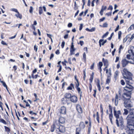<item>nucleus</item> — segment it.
<instances>
[{"mask_svg": "<svg viewBox=\"0 0 134 134\" xmlns=\"http://www.w3.org/2000/svg\"><path fill=\"white\" fill-rule=\"evenodd\" d=\"M134 38V34H133L131 36V37L128 40L129 41V42L131 41Z\"/></svg>", "mask_w": 134, "mask_h": 134, "instance_id": "37", "label": "nucleus"}, {"mask_svg": "<svg viewBox=\"0 0 134 134\" xmlns=\"http://www.w3.org/2000/svg\"><path fill=\"white\" fill-rule=\"evenodd\" d=\"M59 111L61 114H65L66 112V108L64 106L62 107L60 110Z\"/></svg>", "mask_w": 134, "mask_h": 134, "instance_id": "10", "label": "nucleus"}, {"mask_svg": "<svg viewBox=\"0 0 134 134\" xmlns=\"http://www.w3.org/2000/svg\"><path fill=\"white\" fill-rule=\"evenodd\" d=\"M65 119L63 117H60L59 118V123L63 124L65 122Z\"/></svg>", "mask_w": 134, "mask_h": 134, "instance_id": "18", "label": "nucleus"}, {"mask_svg": "<svg viewBox=\"0 0 134 134\" xmlns=\"http://www.w3.org/2000/svg\"><path fill=\"white\" fill-rule=\"evenodd\" d=\"M99 66L102 67L103 65V64L102 62H100L99 63Z\"/></svg>", "mask_w": 134, "mask_h": 134, "instance_id": "63", "label": "nucleus"}, {"mask_svg": "<svg viewBox=\"0 0 134 134\" xmlns=\"http://www.w3.org/2000/svg\"><path fill=\"white\" fill-rule=\"evenodd\" d=\"M102 61L104 63V65L105 66V68H107L108 64V62L107 60L103 58L102 59Z\"/></svg>", "mask_w": 134, "mask_h": 134, "instance_id": "16", "label": "nucleus"}, {"mask_svg": "<svg viewBox=\"0 0 134 134\" xmlns=\"http://www.w3.org/2000/svg\"><path fill=\"white\" fill-rule=\"evenodd\" d=\"M1 82L2 83L3 85V86H4V87H7V86L6 84V83H5V82H4V81H1Z\"/></svg>", "mask_w": 134, "mask_h": 134, "instance_id": "43", "label": "nucleus"}, {"mask_svg": "<svg viewBox=\"0 0 134 134\" xmlns=\"http://www.w3.org/2000/svg\"><path fill=\"white\" fill-rule=\"evenodd\" d=\"M125 130L128 134H134V121L132 123H127Z\"/></svg>", "mask_w": 134, "mask_h": 134, "instance_id": "2", "label": "nucleus"}, {"mask_svg": "<svg viewBox=\"0 0 134 134\" xmlns=\"http://www.w3.org/2000/svg\"><path fill=\"white\" fill-rule=\"evenodd\" d=\"M109 34L108 32H107L105 34H104L102 37V38H104V37H106L108 36Z\"/></svg>", "mask_w": 134, "mask_h": 134, "instance_id": "35", "label": "nucleus"}, {"mask_svg": "<svg viewBox=\"0 0 134 134\" xmlns=\"http://www.w3.org/2000/svg\"><path fill=\"white\" fill-rule=\"evenodd\" d=\"M70 100L72 102H76L77 100V98L75 96H73L70 98Z\"/></svg>", "mask_w": 134, "mask_h": 134, "instance_id": "12", "label": "nucleus"}, {"mask_svg": "<svg viewBox=\"0 0 134 134\" xmlns=\"http://www.w3.org/2000/svg\"><path fill=\"white\" fill-rule=\"evenodd\" d=\"M59 70H58V72H57L58 73L60 71H61V70H62V66L61 65H59Z\"/></svg>", "mask_w": 134, "mask_h": 134, "instance_id": "50", "label": "nucleus"}, {"mask_svg": "<svg viewBox=\"0 0 134 134\" xmlns=\"http://www.w3.org/2000/svg\"><path fill=\"white\" fill-rule=\"evenodd\" d=\"M58 127V129L60 132H64L65 131V129L64 126L62 125H60Z\"/></svg>", "mask_w": 134, "mask_h": 134, "instance_id": "13", "label": "nucleus"}, {"mask_svg": "<svg viewBox=\"0 0 134 134\" xmlns=\"http://www.w3.org/2000/svg\"><path fill=\"white\" fill-rule=\"evenodd\" d=\"M111 80V78L110 77L108 76L107 77V78L106 80V81L105 82V84H109V83L110 82Z\"/></svg>", "mask_w": 134, "mask_h": 134, "instance_id": "22", "label": "nucleus"}, {"mask_svg": "<svg viewBox=\"0 0 134 134\" xmlns=\"http://www.w3.org/2000/svg\"><path fill=\"white\" fill-rule=\"evenodd\" d=\"M134 29V24H132V25L128 29H129L130 30H133Z\"/></svg>", "mask_w": 134, "mask_h": 134, "instance_id": "40", "label": "nucleus"}, {"mask_svg": "<svg viewBox=\"0 0 134 134\" xmlns=\"http://www.w3.org/2000/svg\"><path fill=\"white\" fill-rule=\"evenodd\" d=\"M86 55L85 52H84L83 54V59L84 60L85 62H86Z\"/></svg>", "mask_w": 134, "mask_h": 134, "instance_id": "33", "label": "nucleus"}, {"mask_svg": "<svg viewBox=\"0 0 134 134\" xmlns=\"http://www.w3.org/2000/svg\"><path fill=\"white\" fill-rule=\"evenodd\" d=\"M34 49L35 51L36 52L37 51L38 48L36 45L34 46Z\"/></svg>", "mask_w": 134, "mask_h": 134, "instance_id": "55", "label": "nucleus"}, {"mask_svg": "<svg viewBox=\"0 0 134 134\" xmlns=\"http://www.w3.org/2000/svg\"><path fill=\"white\" fill-rule=\"evenodd\" d=\"M10 10L11 11L16 12V13L18 12L17 10L16 9L14 8L11 9H10Z\"/></svg>", "mask_w": 134, "mask_h": 134, "instance_id": "42", "label": "nucleus"}, {"mask_svg": "<svg viewBox=\"0 0 134 134\" xmlns=\"http://www.w3.org/2000/svg\"><path fill=\"white\" fill-rule=\"evenodd\" d=\"M100 81L98 79L97 80V81L96 83V84L98 90L99 91H100L101 90L100 86Z\"/></svg>", "mask_w": 134, "mask_h": 134, "instance_id": "15", "label": "nucleus"}, {"mask_svg": "<svg viewBox=\"0 0 134 134\" xmlns=\"http://www.w3.org/2000/svg\"><path fill=\"white\" fill-rule=\"evenodd\" d=\"M38 75H36L34 76V75L32 74V77L33 79H36L37 77H39Z\"/></svg>", "mask_w": 134, "mask_h": 134, "instance_id": "36", "label": "nucleus"}, {"mask_svg": "<svg viewBox=\"0 0 134 134\" xmlns=\"http://www.w3.org/2000/svg\"><path fill=\"white\" fill-rule=\"evenodd\" d=\"M4 127L5 128V129L8 132L10 131V129L8 127L5 126H4Z\"/></svg>", "mask_w": 134, "mask_h": 134, "instance_id": "49", "label": "nucleus"}, {"mask_svg": "<svg viewBox=\"0 0 134 134\" xmlns=\"http://www.w3.org/2000/svg\"><path fill=\"white\" fill-rule=\"evenodd\" d=\"M109 111H110V113H112V107L111 106V105L109 104Z\"/></svg>", "mask_w": 134, "mask_h": 134, "instance_id": "41", "label": "nucleus"}, {"mask_svg": "<svg viewBox=\"0 0 134 134\" xmlns=\"http://www.w3.org/2000/svg\"><path fill=\"white\" fill-rule=\"evenodd\" d=\"M118 96L117 94H116L115 99H114V103L115 104L116 106L117 105L118 103Z\"/></svg>", "mask_w": 134, "mask_h": 134, "instance_id": "17", "label": "nucleus"}, {"mask_svg": "<svg viewBox=\"0 0 134 134\" xmlns=\"http://www.w3.org/2000/svg\"><path fill=\"white\" fill-rule=\"evenodd\" d=\"M68 26L69 27H71L72 26V24L71 23H69L68 24Z\"/></svg>", "mask_w": 134, "mask_h": 134, "instance_id": "64", "label": "nucleus"}, {"mask_svg": "<svg viewBox=\"0 0 134 134\" xmlns=\"http://www.w3.org/2000/svg\"><path fill=\"white\" fill-rule=\"evenodd\" d=\"M106 73L109 74L110 76L111 75V71L110 69L108 70L106 69Z\"/></svg>", "mask_w": 134, "mask_h": 134, "instance_id": "26", "label": "nucleus"}, {"mask_svg": "<svg viewBox=\"0 0 134 134\" xmlns=\"http://www.w3.org/2000/svg\"><path fill=\"white\" fill-rule=\"evenodd\" d=\"M119 57H116V60L115 61V63L117 62L119 60Z\"/></svg>", "mask_w": 134, "mask_h": 134, "instance_id": "56", "label": "nucleus"}, {"mask_svg": "<svg viewBox=\"0 0 134 134\" xmlns=\"http://www.w3.org/2000/svg\"><path fill=\"white\" fill-rule=\"evenodd\" d=\"M89 88L90 90V92L91 91L92 89V85L91 84V83H90L89 86Z\"/></svg>", "mask_w": 134, "mask_h": 134, "instance_id": "53", "label": "nucleus"}, {"mask_svg": "<svg viewBox=\"0 0 134 134\" xmlns=\"http://www.w3.org/2000/svg\"><path fill=\"white\" fill-rule=\"evenodd\" d=\"M81 129L79 127L77 128L76 130V134H79V132L81 131Z\"/></svg>", "mask_w": 134, "mask_h": 134, "instance_id": "31", "label": "nucleus"}, {"mask_svg": "<svg viewBox=\"0 0 134 134\" xmlns=\"http://www.w3.org/2000/svg\"><path fill=\"white\" fill-rule=\"evenodd\" d=\"M113 118V115L112 113H110L109 114V119L110 120V121L112 124H113V122L112 121V118Z\"/></svg>", "mask_w": 134, "mask_h": 134, "instance_id": "23", "label": "nucleus"}, {"mask_svg": "<svg viewBox=\"0 0 134 134\" xmlns=\"http://www.w3.org/2000/svg\"><path fill=\"white\" fill-rule=\"evenodd\" d=\"M107 41L106 40H104L103 39H100L99 41V45L100 47H101V45H103Z\"/></svg>", "mask_w": 134, "mask_h": 134, "instance_id": "14", "label": "nucleus"}, {"mask_svg": "<svg viewBox=\"0 0 134 134\" xmlns=\"http://www.w3.org/2000/svg\"><path fill=\"white\" fill-rule=\"evenodd\" d=\"M130 98L128 99L126 97H125V98H124L122 97V99L124 101V104L125 107H132V103L130 100Z\"/></svg>", "mask_w": 134, "mask_h": 134, "instance_id": "5", "label": "nucleus"}, {"mask_svg": "<svg viewBox=\"0 0 134 134\" xmlns=\"http://www.w3.org/2000/svg\"><path fill=\"white\" fill-rule=\"evenodd\" d=\"M78 7L76 5V3L75 2L74 3V9L75 10H76L78 9Z\"/></svg>", "mask_w": 134, "mask_h": 134, "instance_id": "38", "label": "nucleus"}, {"mask_svg": "<svg viewBox=\"0 0 134 134\" xmlns=\"http://www.w3.org/2000/svg\"><path fill=\"white\" fill-rule=\"evenodd\" d=\"M108 24L106 23H105L103 24L102 27H107Z\"/></svg>", "mask_w": 134, "mask_h": 134, "instance_id": "46", "label": "nucleus"}, {"mask_svg": "<svg viewBox=\"0 0 134 134\" xmlns=\"http://www.w3.org/2000/svg\"><path fill=\"white\" fill-rule=\"evenodd\" d=\"M75 50V49L74 48H70V55H71L74 54V52Z\"/></svg>", "mask_w": 134, "mask_h": 134, "instance_id": "27", "label": "nucleus"}, {"mask_svg": "<svg viewBox=\"0 0 134 134\" xmlns=\"http://www.w3.org/2000/svg\"><path fill=\"white\" fill-rule=\"evenodd\" d=\"M61 100L63 103L64 104H65L67 102V100L65 98H62Z\"/></svg>", "mask_w": 134, "mask_h": 134, "instance_id": "29", "label": "nucleus"}, {"mask_svg": "<svg viewBox=\"0 0 134 134\" xmlns=\"http://www.w3.org/2000/svg\"><path fill=\"white\" fill-rule=\"evenodd\" d=\"M83 25L82 24H80V26L79 28V30L81 31L83 27Z\"/></svg>", "mask_w": 134, "mask_h": 134, "instance_id": "57", "label": "nucleus"}, {"mask_svg": "<svg viewBox=\"0 0 134 134\" xmlns=\"http://www.w3.org/2000/svg\"><path fill=\"white\" fill-rule=\"evenodd\" d=\"M93 78V76L91 75L89 79L90 83H91L92 82Z\"/></svg>", "mask_w": 134, "mask_h": 134, "instance_id": "39", "label": "nucleus"}, {"mask_svg": "<svg viewBox=\"0 0 134 134\" xmlns=\"http://www.w3.org/2000/svg\"><path fill=\"white\" fill-rule=\"evenodd\" d=\"M2 104H3L0 101V107L1 108L2 110H3V109L2 107Z\"/></svg>", "mask_w": 134, "mask_h": 134, "instance_id": "54", "label": "nucleus"}, {"mask_svg": "<svg viewBox=\"0 0 134 134\" xmlns=\"http://www.w3.org/2000/svg\"><path fill=\"white\" fill-rule=\"evenodd\" d=\"M59 125L57 121H55L51 126V131L53 132L54 131L55 129H58Z\"/></svg>", "mask_w": 134, "mask_h": 134, "instance_id": "7", "label": "nucleus"}, {"mask_svg": "<svg viewBox=\"0 0 134 134\" xmlns=\"http://www.w3.org/2000/svg\"><path fill=\"white\" fill-rule=\"evenodd\" d=\"M76 107L78 112L80 113H81L82 112V110L81 107L79 104H77Z\"/></svg>", "mask_w": 134, "mask_h": 134, "instance_id": "11", "label": "nucleus"}, {"mask_svg": "<svg viewBox=\"0 0 134 134\" xmlns=\"http://www.w3.org/2000/svg\"><path fill=\"white\" fill-rule=\"evenodd\" d=\"M107 8V7L106 6H102V8L101 10H102L104 11Z\"/></svg>", "mask_w": 134, "mask_h": 134, "instance_id": "47", "label": "nucleus"}, {"mask_svg": "<svg viewBox=\"0 0 134 134\" xmlns=\"http://www.w3.org/2000/svg\"><path fill=\"white\" fill-rule=\"evenodd\" d=\"M96 28L95 27H93L90 29V32H92L95 30Z\"/></svg>", "mask_w": 134, "mask_h": 134, "instance_id": "48", "label": "nucleus"}, {"mask_svg": "<svg viewBox=\"0 0 134 134\" xmlns=\"http://www.w3.org/2000/svg\"><path fill=\"white\" fill-rule=\"evenodd\" d=\"M105 19V17H103L102 18H101L99 20V21L100 22L103 21H104Z\"/></svg>", "mask_w": 134, "mask_h": 134, "instance_id": "59", "label": "nucleus"}, {"mask_svg": "<svg viewBox=\"0 0 134 134\" xmlns=\"http://www.w3.org/2000/svg\"><path fill=\"white\" fill-rule=\"evenodd\" d=\"M114 114L116 118V119L119 118V115L121 114L120 111L118 110L116 111L115 109L114 111Z\"/></svg>", "mask_w": 134, "mask_h": 134, "instance_id": "9", "label": "nucleus"}, {"mask_svg": "<svg viewBox=\"0 0 134 134\" xmlns=\"http://www.w3.org/2000/svg\"><path fill=\"white\" fill-rule=\"evenodd\" d=\"M65 44V42L64 41H63L62 42V44L61 45L62 47L63 48L64 47V46Z\"/></svg>", "mask_w": 134, "mask_h": 134, "instance_id": "45", "label": "nucleus"}, {"mask_svg": "<svg viewBox=\"0 0 134 134\" xmlns=\"http://www.w3.org/2000/svg\"><path fill=\"white\" fill-rule=\"evenodd\" d=\"M79 81L77 82V83H76L75 87L78 91L79 93L80 94V97L82 96V92L81 91V89L79 86Z\"/></svg>", "mask_w": 134, "mask_h": 134, "instance_id": "8", "label": "nucleus"}, {"mask_svg": "<svg viewBox=\"0 0 134 134\" xmlns=\"http://www.w3.org/2000/svg\"><path fill=\"white\" fill-rule=\"evenodd\" d=\"M43 13L42 8L40 7L39 8V13L40 15L41 14Z\"/></svg>", "mask_w": 134, "mask_h": 134, "instance_id": "28", "label": "nucleus"}, {"mask_svg": "<svg viewBox=\"0 0 134 134\" xmlns=\"http://www.w3.org/2000/svg\"><path fill=\"white\" fill-rule=\"evenodd\" d=\"M33 8L32 6L30 7V9L29 10V12L30 13H32L33 12Z\"/></svg>", "mask_w": 134, "mask_h": 134, "instance_id": "44", "label": "nucleus"}, {"mask_svg": "<svg viewBox=\"0 0 134 134\" xmlns=\"http://www.w3.org/2000/svg\"><path fill=\"white\" fill-rule=\"evenodd\" d=\"M80 44L81 46H82L84 44V42L82 41H80V43H78V44Z\"/></svg>", "mask_w": 134, "mask_h": 134, "instance_id": "62", "label": "nucleus"}, {"mask_svg": "<svg viewBox=\"0 0 134 134\" xmlns=\"http://www.w3.org/2000/svg\"><path fill=\"white\" fill-rule=\"evenodd\" d=\"M131 59L132 60V61H129L125 59H123L121 61L122 66L124 67H125L129 63L131 64H134V59Z\"/></svg>", "mask_w": 134, "mask_h": 134, "instance_id": "6", "label": "nucleus"}, {"mask_svg": "<svg viewBox=\"0 0 134 134\" xmlns=\"http://www.w3.org/2000/svg\"><path fill=\"white\" fill-rule=\"evenodd\" d=\"M0 122L3 123L5 124H7L6 122L4 120L2 119H0Z\"/></svg>", "mask_w": 134, "mask_h": 134, "instance_id": "34", "label": "nucleus"}, {"mask_svg": "<svg viewBox=\"0 0 134 134\" xmlns=\"http://www.w3.org/2000/svg\"><path fill=\"white\" fill-rule=\"evenodd\" d=\"M29 113L30 114H31V115H33V114L37 115V114L36 113L33 112L32 111H30L29 112Z\"/></svg>", "mask_w": 134, "mask_h": 134, "instance_id": "51", "label": "nucleus"}, {"mask_svg": "<svg viewBox=\"0 0 134 134\" xmlns=\"http://www.w3.org/2000/svg\"><path fill=\"white\" fill-rule=\"evenodd\" d=\"M1 43L2 44L4 45H7V44L3 41H1Z\"/></svg>", "mask_w": 134, "mask_h": 134, "instance_id": "60", "label": "nucleus"}, {"mask_svg": "<svg viewBox=\"0 0 134 134\" xmlns=\"http://www.w3.org/2000/svg\"><path fill=\"white\" fill-rule=\"evenodd\" d=\"M94 93L93 94V96H94V97H96V92H97V91H96V90H94Z\"/></svg>", "mask_w": 134, "mask_h": 134, "instance_id": "58", "label": "nucleus"}, {"mask_svg": "<svg viewBox=\"0 0 134 134\" xmlns=\"http://www.w3.org/2000/svg\"><path fill=\"white\" fill-rule=\"evenodd\" d=\"M72 88L74 89V85L72 83H71L70 86H69L67 88L68 90H72Z\"/></svg>", "mask_w": 134, "mask_h": 134, "instance_id": "21", "label": "nucleus"}, {"mask_svg": "<svg viewBox=\"0 0 134 134\" xmlns=\"http://www.w3.org/2000/svg\"><path fill=\"white\" fill-rule=\"evenodd\" d=\"M116 123L117 126L122 130L123 129H125V128L126 127V126H124L123 120L122 117L121 116L120 118L116 119Z\"/></svg>", "mask_w": 134, "mask_h": 134, "instance_id": "4", "label": "nucleus"}, {"mask_svg": "<svg viewBox=\"0 0 134 134\" xmlns=\"http://www.w3.org/2000/svg\"><path fill=\"white\" fill-rule=\"evenodd\" d=\"M122 34V32L121 31H119L118 33V38L120 40L121 38V36Z\"/></svg>", "mask_w": 134, "mask_h": 134, "instance_id": "32", "label": "nucleus"}, {"mask_svg": "<svg viewBox=\"0 0 134 134\" xmlns=\"http://www.w3.org/2000/svg\"><path fill=\"white\" fill-rule=\"evenodd\" d=\"M127 123H132L134 121V109L130 110L129 114L126 118Z\"/></svg>", "mask_w": 134, "mask_h": 134, "instance_id": "3", "label": "nucleus"}, {"mask_svg": "<svg viewBox=\"0 0 134 134\" xmlns=\"http://www.w3.org/2000/svg\"><path fill=\"white\" fill-rule=\"evenodd\" d=\"M122 75L124 78L125 79L126 82V85L124 88V90L126 91V92L122 94V97L124 98L127 97V99H129L131 98L132 91L133 90V87L130 84L133 83L132 77V74L131 73L128 71L125 68L123 69Z\"/></svg>", "mask_w": 134, "mask_h": 134, "instance_id": "1", "label": "nucleus"}, {"mask_svg": "<svg viewBox=\"0 0 134 134\" xmlns=\"http://www.w3.org/2000/svg\"><path fill=\"white\" fill-rule=\"evenodd\" d=\"M71 94L70 93H66L64 95V97L66 99H69L71 98Z\"/></svg>", "mask_w": 134, "mask_h": 134, "instance_id": "19", "label": "nucleus"}, {"mask_svg": "<svg viewBox=\"0 0 134 134\" xmlns=\"http://www.w3.org/2000/svg\"><path fill=\"white\" fill-rule=\"evenodd\" d=\"M119 71L117 70L116 71L114 74V77L116 79V77L118 76L119 75Z\"/></svg>", "mask_w": 134, "mask_h": 134, "instance_id": "24", "label": "nucleus"}, {"mask_svg": "<svg viewBox=\"0 0 134 134\" xmlns=\"http://www.w3.org/2000/svg\"><path fill=\"white\" fill-rule=\"evenodd\" d=\"M124 112L123 113V114L124 115H127L128 114V110L126 109H124Z\"/></svg>", "mask_w": 134, "mask_h": 134, "instance_id": "30", "label": "nucleus"}, {"mask_svg": "<svg viewBox=\"0 0 134 134\" xmlns=\"http://www.w3.org/2000/svg\"><path fill=\"white\" fill-rule=\"evenodd\" d=\"M17 14H15V16L18 18H19L20 19H21L22 18V16L21 14H20L18 12L17 13Z\"/></svg>", "mask_w": 134, "mask_h": 134, "instance_id": "25", "label": "nucleus"}, {"mask_svg": "<svg viewBox=\"0 0 134 134\" xmlns=\"http://www.w3.org/2000/svg\"><path fill=\"white\" fill-rule=\"evenodd\" d=\"M79 126L80 127V128L81 129H81H84L85 127L84 122H80L79 124Z\"/></svg>", "mask_w": 134, "mask_h": 134, "instance_id": "20", "label": "nucleus"}, {"mask_svg": "<svg viewBox=\"0 0 134 134\" xmlns=\"http://www.w3.org/2000/svg\"><path fill=\"white\" fill-rule=\"evenodd\" d=\"M111 12H110L106 14L105 15H107L108 16H111Z\"/></svg>", "mask_w": 134, "mask_h": 134, "instance_id": "61", "label": "nucleus"}, {"mask_svg": "<svg viewBox=\"0 0 134 134\" xmlns=\"http://www.w3.org/2000/svg\"><path fill=\"white\" fill-rule=\"evenodd\" d=\"M120 82L121 84L123 85H124L125 84V82L124 81L122 80H121Z\"/></svg>", "mask_w": 134, "mask_h": 134, "instance_id": "52", "label": "nucleus"}]
</instances>
